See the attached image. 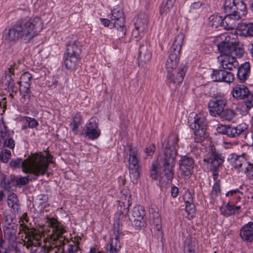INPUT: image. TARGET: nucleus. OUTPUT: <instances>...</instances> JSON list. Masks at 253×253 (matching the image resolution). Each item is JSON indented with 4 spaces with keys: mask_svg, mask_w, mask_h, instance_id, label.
Segmentation results:
<instances>
[{
    "mask_svg": "<svg viewBox=\"0 0 253 253\" xmlns=\"http://www.w3.org/2000/svg\"><path fill=\"white\" fill-rule=\"evenodd\" d=\"M46 223L50 228L46 238L43 239L44 245L41 246V240L43 233L40 230L29 228L26 225L20 224V230L26 234L27 241L25 246L30 250V253H49L56 249V253L59 248L70 242L69 239L64 236L66 233L65 227L54 218H47Z\"/></svg>",
    "mask_w": 253,
    "mask_h": 253,
    "instance_id": "1",
    "label": "nucleus"
},
{
    "mask_svg": "<svg viewBox=\"0 0 253 253\" xmlns=\"http://www.w3.org/2000/svg\"><path fill=\"white\" fill-rule=\"evenodd\" d=\"M48 164V158L41 153L31 154L24 160L17 159L10 163L11 167L21 168L24 172L32 174L35 177L34 179L46 172Z\"/></svg>",
    "mask_w": 253,
    "mask_h": 253,
    "instance_id": "2",
    "label": "nucleus"
},
{
    "mask_svg": "<svg viewBox=\"0 0 253 253\" xmlns=\"http://www.w3.org/2000/svg\"><path fill=\"white\" fill-rule=\"evenodd\" d=\"M42 28V22L40 18H31L25 22L14 25L9 29L5 39L10 42L16 41L19 38L29 41L37 36Z\"/></svg>",
    "mask_w": 253,
    "mask_h": 253,
    "instance_id": "3",
    "label": "nucleus"
},
{
    "mask_svg": "<svg viewBox=\"0 0 253 253\" xmlns=\"http://www.w3.org/2000/svg\"><path fill=\"white\" fill-rule=\"evenodd\" d=\"M178 140V136L172 134L169 136L165 144L164 156L162 161L164 170L160 176V181L168 182L171 181L173 177V168L175 165L177 154L176 146Z\"/></svg>",
    "mask_w": 253,
    "mask_h": 253,
    "instance_id": "4",
    "label": "nucleus"
},
{
    "mask_svg": "<svg viewBox=\"0 0 253 253\" xmlns=\"http://www.w3.org/2000/svg\"><path fill=\"white\" fill-rule=\"evenodd\" d=\"M222 42L217 44L218 51L221 55H230L234 54L240 58L244 54V49L242 45L230 41L228 34H224L220 36Z\"/></svg>",
    "mask_w": 253,
    "mask_h": 253,
    "instance_id": "5",
    "label": "nucleus"
},
{
    "mask_svg": "<svg viewBox=\"0 0 253 253\" xmlns=\"http://www.w3.org/2000/svg\"><path fill=\"white\" fill-rule=\"evenodd\" d=\"M184 39V35L182 33L177 35L175 38L166 64L168 73H170L176 69Z\"/></svg>",
    "mask_w": 253,
    "mask_h": 253,
    "instance_id": "6",
    "label": "nucleus"
},
{
    "mask_svg": "<svg viewBox=\"0 0 253 253\" xmlns=\"http://www.w3.org/2000/svg\"><path fill=\"white\" fill-rule=\"evenodd\" d=\"M111 22L116 28L114 32V37L120 40L126 35V29L125 25V18L124 12L120 7L114 8L110 16Z\"/></svg>",
    "mask_w": 253,
    "mask_h": 253,
    "instance_id": "7",
    "label": "nucleus"
},
{
    "mask_svg": "<svg viewBox=\"0 0 253 253\" xmlns=\"http://www.w3.org/2000/svg\"><path fill=\"white\" fill-rule=\"evenodd\" d=\"M190 127L194 130L195 140L197 143L201 142L208 136L206 131L207 121L203 114L195 115L193 122L190 124Z\"/></svg>",
    "mask_w": 253,
    "mask_h": 253,
    "instance_id": "8",
    "label": "nucleus"
},
{
    "mask_svg": "<svg viewBox=\"0 0 253 253\" xmlns=\"http://www.w3.org/2000/svg\"><path fill=\"white\" fill-rule=\"evenodd\" d=\"M128 163L130 178L133 183H135L139 177L141 166L137 149L131 146L129 147Z\"/></svg>",
    "mask_w": 253,
    "mask_h": 253,
    "instance_id": "9",
    "label": "nucleus"
},
{
    "mask_svg": "<svg viewBox=\"0 0 253 253\" xmlns=\"http://www.w3.org/2000/svg\"><path fill=\"white\" fill-rule=\"evenodd\" d=\"M245 155L233 156L231 159L232 167L239 172H242L246 174L248 178L253 179V164L248 162Z\"/></svg>",
    "mask_w": 253,
    "mask_h": 253,
    "instance_id": "10",
    "label": "nucleus"
},
{
    "mask_svg": "<svg viewBox=\"0 0 253 253\" xmlns=\"http://www.w3.org/2000/svg\"><path fill=\"white\" fill-rule=\"evenodd\" d=\"M225 13L232 12L241 18L246 14V5L242 0H225L223 5Z\"/></svg>",
    "mask_w": 253,
    "mask_h": 253,
    "instance_id": "11",
    "label": "nucleus"
},
{
    "mask_svg": "<svg viewBox=\"0 0 253 253\" xmlns=\"http://www.w3.org/2000/svg\"><path fill=\"white\" fill-rule=\"evenodd\" d=\"M227 102V99L221 96H216L211 100L208 104L210 115L214 117H217L225 108Z\"/></svg>",
    "mask_w": 253,
    "mask_h": 253,
    "instance_id": "12",
    "label": "nucleus"
},
{
    "mask_svg": "<svg viewBox=\"0 0 253 253\" xmlns=\"http://www.w3.org/2000/svg\"><path fill=\"white\" fill-rule=\"evenodd\" d=\"M131 220L132 225L137 229H140L146 225L145 211L140 206L135 207L132 211Z\"/></svg>",
    "mask_w": 253,
    "mask_h": 253,
    "instance_id": "13",
    "label": "nucleus"
},
{
    "mask_svg": "<svg viewBox=\"0 0 253 253\" xmlns=\"http://www.w3.org/2000/svg\"><path fill=\"white\" fill-rule=\"evenodd\" d=\"M84 133L89 139H97L100 134V130L98 126V120L96 118H91L86 124L84 129Z\"/></svg>",
    "mask_w": 253,
    "mask_h": 253,
    "instance_id": "14",
    "label": "nucleus"
},
{
    "mask_svg": "<svg viewBox=\"0 0 253 253\" xmlns=\"http://www.w3.org/2000/svg\"><path fill=\"white\" fill-rule=\"evenodd\" d=\"M121 233L118 227L114 226L112 233L111 234L109 242V248L107 253H118L121 248L120 240Z\"/></svg>",
    "mask_w": 253,
    "mask_h": 253,
    "instance_id": "15",
    "label": "nucleus"
},
{
    "mask_svg": "<svg viewBox=\"0 0 253 253\" xmlns=\"http://www.w3.org/2000/svg\"><path fill=\"white\" fill-rule=\"evenodd\" d=\"M179 165L180 174L186 178H189L191 175L194 168V160L192 158L183 156L181 158Z\"/></svg>",
    "mask_w": 253,
    "mask_h": 253,
    "instance_id": "16",
    "label": "nucleus"
},
{
    "mask_svg": "<svg viewBox=\"0 0 253 253\" xmlns=\"http://www.w3.org/2000/svg\"><path fill=\"white\" fill-rule=\"evenodd\" d=\"M121 202H119L118 207V214L119 215V219L123 218L127 213L128 208L131 205V195L129 192L126 191L124 193L122 192V195L121 197Z\"/></svg>",
    "mask_w": 253,
    "mask_h": 253,
    "instance_id": "17",
    "label": "nucleus"
},
{
    "mask_svg": "<svg viewBox=\"0 0 253 253\" xmlns=\"http://www.w3.org/2000/svg\"><path fill=\"white\" fill-rule=\"evenodd\" d=\"M211 77L214 82H223L227 83H230L234 80L233 74L224 69L214 70Z\"/></svg>",
    "mask_w": 253,
    "mask_h": 253,
    "instance_id": "18",
    "label": "nucleus"
},
{
    "mask_svg": "<svg viewBox=\"0 0 253 253\" xmlns=\"http://www.w3.org/2000/svg\"><path fill=\"white\" fill-rule=\"evenodd\" d=\"M226 13L227 15L223 18V29L226 30H239L240 24L239 21L241 18L232 12Z\"/></svg>",
    "mask_w": 253,
    "mask_h": 253,
    "instance_id": "19",
    "label": "nucleus"
},
{
    "mask_svg": "<svg viewBox=\"0 0 253 253\" xmlns=\"http://www.w3.org/2000/svg\"><path fill=\"white\" fill-rule=\"evenodd\" d=\"M187 69V68L185 65L180 66L178 70L175 69L168 73L169 79L173 83L178 84H181L183 80Z\"/></svg>",
    "mask_w": 253,
    "mask_h": 253,
    "instance_id": "20",
    "label": "nucleus"
},
{
    "mask_svg": "<svg viewBox=\"0 0 253 253\" xmlns=\"http://www.w3.org/2000/svg\"><path fill=\"white\" fill-rule=\"evenodd\" d=\"M250 93L248 86L243 84H237L232 87V95L236 99H245L250 95Z\"/></svg>",
    "mask_w": 253,
    "mask_h": 253,
    "instance_id": "21",
    "label": "nucleus"
},
{
    "mask_svg": "<svg viewBox=\"0 0 253 253\" xmlns=\"http://www.w3.org/2000/svg\"><path fill=\"white\" fill-rule=\"evenodd\" d=\"M221 66L223 69L229 70H233L239 66V62L237 59L232 55H220Z\"/></svg>",
    "mask_w": 253,
    "mask_h": 253,
    "instance_id": "22",
    "label": "nucleus"
},
{
    "mask_svg": "<svg viewBox=\"0 0 253 253\" xmlns=\"http://www.w3.org/2000/svg\"><path fill=\"white\" fill-rule=\"evenodd\" d=\"M240 236L245 241L253 240V222H250L244 225L240 230Z\"/></svg>",
    "mask_w": 253,
    "mask_h": 253,
    "instance_id": "23",
    "label": "nucleus"
},
{
    "mask_svg": "<svg viewBox=\"0 0 253 253\" xmlns=\"http://www.w3.org/2000/svg\"><path fill=\"white\" fill-rule=\"evenodd\" d=\"M238 68L237 77L239 80L242 82H245L247 78L249 76L251 71V65L249 62H246Z\"/></svg>",
    "mask_w": 253,
    "mask_h": 253,
    "instance_id": "24",
    "label": "nucleus"
},
{
    "mask_svg": "<svg viewBox=\"0 0 253 253\" xmlns=\"http://www.w3.org/2000/svg\"><path fill=\"white\" fill-rule=\"evenodd\" d=\"M204 161L211 165V169L215 172L223 162V160L215 154H211L209 157L205 158Z\"/></svg>",
    "mask_w": 253,
    "mask_h": 253,
    "instance_id": "25",
    "label": "nucleus"
},
{
    "mask_svg": "<svg viewBox=\"0 0 253 253\" xmlns=\"http://www.w3.org/2000/svg\"><path fill=\"white\" fill-rule=\"evenodd\" d=\"M64 63L66 67L69 69H75L79 65L80 59L79 57L66 53L64 56Z\"/></svg>",
    "mask_w": 253,
    "mask_h": 253,
    "instance_id": "26",
    "label": "nucleus"
},
{
    "mask_svg": "<svg viewBox=\"0 0 253 253\" xmlns=\"http://www.w3.org/2000/svg\"><path fill=\"white\" fill-rule=\"evenodd\" d=\"M247 127L245 124L239 125L236 126L228 125L227 135L231 137H235L243 133Z\"/></svg>",
    "mask_w": 253,
    "mask_h": 253,
    "instance_id": "27",
    "label": "nucleus"
},
{
    "mask_svg": "<svg viewBox=\"0 0 253 253\" xmlns=\"http://www.w3.org/2000/svg\"><path fill=\"white\" fill-rule=\"evenodd\" d=\"M81 52V44L79 42L75 41L67 46L66 53L80 57Z\"/></svg>",
    "mask_w": 253,
    "mask_h": 253,
    "instance_id": "28",
    "label": "nucleus"
},
{
    "mask_svg": "<svg viewBox=\"0 0 253 253\" xmlns=\"http://www.w3.org/2000/svg\"><path fill=\"white\" fill-rule=\"evenodd\" d=\"M236 115L237 113L235 110L227 108L226 109H224L217 117H220L223 121H231L235 118Z\"/></svg>",
    "mask_w": 253,
    "mask_h": 253,
    "instance_id": "29",
    "label": "nucleus"
},
{
    "mask_svg": "<svg viewBox=\"0 0 253 253\" xmlns=\"http://www.w3.org/2000/svg\"><path fill=\"white\" fill-rule=\"evenodd\" d=\"M151 58V53L148 49L144 45L140 47L139 51L138 59L140 62L142 63H147L149 62Z\"/></svg>",
    "mask_w": 253,
    "mask_h": 253,
    "instance_id": "30",
    "label": "nucleus"
},
{
    "mask_svg": "<svg viewBox=\"0 0 253 253\" xmlns=\"http://www.w3.org/2000/svg\"><path fill=\"white\" fill-rule=\"evenodd\" d=\"M239 30L245 37H253V23H241Z\"/></svg>",
    "mask_w": 253,
    "mask_h": 253,
    "instance_id": "31",
    "label": "nucleus"
},
{
    "mask_svg": "<svg viewBox=\"0 0 253 253\" xmlns=\"http://www.w3.org/2000/svg\"><path fill=\"white\" fill-rule=\"evenodd\" d=\"M210 25L214 28H223V19L218 15H213L209 18Z\"/></svg>",
    "mask_w": 253,
    "mask_h": 253,
    "instance_id": "32",
    "label": "nucleus"
},
{
    "mask_svg": "<svg viewBox=\"0 0 253 253\" xmlns=\"http://www.w3.org/2000/svg\"><path fill=\"white\" fill-rule=\"evenodd\" d=\"M135 28L139 29L140 32H144L147 26V20L144 15L139 16L134 23Z\"/></svg>",
    "mask_w": 253,
    "mask_h": 253,
    "instance_id": "33",
    "label": "nucleus"
},
{
    "mask_svg": "<svg viewBox=\"0 0 253 253\" xmlns=\"http://www.w3.org/2000/svg\"><path fill=\"white\" fill-rule=\"evenodd\" d=\"M7 203L9 207L11 208L14 212L18 211L19 205L17 195L15 194L12 193L9 195L7 199Z\"/></svg>",
    "mask_w": 253,
    "mask_h": 253,
    "instance_id": "34",
    "label": "nucleus"
},
{
    "mask_svg": "<svg viewBox=\"0 0 253 253\" xmlns=\"http://www.w3.org/2000/svg\"><path fill=\"white\" fill-rule=\"evenodd\" d=\"M82 118L79 113L76 114L73 118V121L70 124V126L73 132L77 134L78 131V128L82 123Z\"/></svg>",
    "mask_w": 253,
    "mask_h": 253,
    "instance_id": "35",
    "label": "nucleus"
},
{
    "mask_svg": "<svg viewBox=\"0 0 253 253\" xmlns=\"http://www.w3.org/2000/svg\"><path fill=\"white\" fill-rule=\"evenodd\" d=\"M81 239V238H78V241L77 242L73 241L72 243L69 244L67 246V248L66 250L65 251L64 249H62V253H81V249L79 246V240Z\"/></svg>",
    "mask_w": 253,
    "mask_h": 253,
    "instance_id": "36",
    "label": "nucleus"
},
{
    "mask_svg": "<svg viewBox=\"0 0 253 253\" xmlns=\"http://www.w3.org/2000/svg\"><path fill=\"white\" fill-rule=\"evenodd\" d=\"M196 242L191 239H186L185 241L184 253H195Z\"/></svg>",
    "mask_w": 253,
    "mask_h": 253,
    "instance_id": "37",
    "label": "nucleus"
},
{
    "mask_svg": "<svg viewBox=\"0 0 253 253\" xmlns=\"http://www.w3.org/2000/svg\"><path fill=\"white\" fill-rule=\"evenodd\" d=\"M220 211L221 213L224 216H229L232 214H235L234 206L228 203L222 206L220 209Z\"/></svg>",
    "mask_w": 253,
    "mask_h": 253,
    "instance_id": "38",
    "label": "nucleus"
},
{
    "mask_svg": "<svg viewBox=\"0 0 253 253\" xmlns=\"http://www.w3.org/2000/svg\"><path fill=\"white\" fill-rule=\"evenodd\" d=\"M5 80L4 84L9 90L14 92L15 83L12 78V75L5 73Z\"/></svg>",
    "mask_w": 253,
    "mask_h": 253,
    "instance_id": "39",
    "label": "nucleus"
},
{
    "mask_svg": "<svg viewBox=\"0 0 253 253\" xmlns=\"http://www.w3.org/2000/svg\"><path fill=\"white\" fill-rule=\"evenodd\" d=\"M0 185L5 190H9L11 186L10 183L4 174L0 172Z\"/></svg>",
    "mask_w": 253,
    "mask_h": 253,
    "instance_id": "40",
    "label": "nucleus"
},
{
    "mask_svg": "<svg viewBox=\"0 0 253 253\" xmlns=\"http://www.w3.org/2000/svg\"><path fill=\"white\" fill-rule=\"evenodd\" d=\"M158 168V163L157 161L153 162L150 169V176L154 180H157L160 178L158 173L157 169Z\"/></svg>",
    "mask_w": 253,
    "mask_h": 253,
    "instance_id": "41",
    "label": "nucleus"
},
{
    "mask_svg": "<svg viewBox=\"0 0 253 253\" xmlns=\"http://www.w3.org/2000/svg\"><path fill=\"white\" fill-rule=\"evenodd\" d=\"M3 141V145L4 146L7 147L10 149H13L15 146L14 140L9 137V134L7 131V136L4 138H1Z\"/></svg>",
    "mask_w": 253,
    "mask_h": 253,
    "instance_id": "42",
    "label": "nucleus"
},
{
    "mask_svg": "<svg viewBox=\"0 0 253 253\" xmlns=\"http://www.w3.org/2000/svg\"><path fill=\"white\" fill-rule=\"evenodd\" d=\"M20 64V62L18 61L17 63H15L10 65L7 70L5 71V74H9V75L14 76L15 72L19 70Z\"/></svg>",
    "mask_w": 253,
    "mask_h": 253,
    "instance_id": "43",
    "label": "nucleus"
},
{
    "mask_svg": "<svg viewBox=\"0 0 253 253\" xmlns=\"http://www.w3.org/2000/svg\"><path fill=\"white\" fill-rule=\"evenodd\" d=\"M11 157V152L8 150H4L0 154V159L3 163H7Z\"/></svg>",
    "mask_w": 253,
    "mask_h": 253,
    "instance_id": "44",
    "label": "nucleus"
},
{
    "mask_svg": "<svg viewBox=\"0 0 253 253\" xmlns=\"http://www.w3.org/2000/svg\"><path fill=\"white\" fill-rule=\"evenodd\" d=\"M19 84V90L21 93H30V83L18 82Z\"/></svg>",
    "mask_w": 253,
    "mask_h": 253,
    "instance_id": "45",
    "label": "nucleus"
},
{
    "mask_svg": "<svg viewBox=\"0 0 253 253\" xmlns=\"http://www.w3.org/2000/svg\"><path fill=\"white\" fill-rule=\"evenodd\" d=\"M185 211L187 212L188 215L192 217L195 213V206L193 203L190 204H186Z\"/></svg>",
    "mask_w": 253,
    "mask_h": 253,
    "instance_id": "46",
    "label": "nucleus"
},
{
    "mask_svg": "<svg viewBox=\"0 0 253 253\" xmlns=\"http://www.w3.org/2000/svg\"><path fill=\"white\" fill-rule=\"evenodd\" d=\"M220 193V186L218 182H216L212 187L211 193L212 198L218 196Z\"/></svg>",
    "mask_w": 253,
    "mask_h": 253,
    "instance_id": "47",
    "label": "nucleus"
},
{
    "mask_svg": "<svg viewBox=\"0 0 253 253\" xmlns=\"http://www.w3.org/2000/svg\"><path fill=\"white\" fill-rule=\"evenodd\" d=\"M29 181L28 176L18 177L15 179L16 184L18 186L25 185L29 182Z\"/></svg>",
    "mask_w": 253,
    "mask_h": 253,
    "instance_id": "48",
    "label": "nucleus"
},
{
    "mask_svg": "<svg viewBox=\"0 0 253 253\" xmlns=\"http://www.w3.org/2000/svg\"><path fill=\"white\" fill-rule=\"evenodd\" d=\"M25 124H28V126L30 128H35L38 125V123L35 119L30 117L26 118Z\"/></svg>",
    "mask_w": 253,
    "mask_h": 253,
    "instance_id": "49",
    "label": "nucleus"
},
{
    "mask_svg": "<svg viewBox=\"0 0 253 253\" xmlns=\"http://www.w3.org/2000/svg\"><path fill=\"white\" fill-rule=\"evenodd\" d=\"M245 101L246 106L248 109H250L253 107V94L248 95Z\"/></svg>",
    "mask_w": 253,
    "mask_h": 253,
    "instance_id": "50",
    "label": "nucleus"
},
{
    "mask_svg": "<svg viewBox=\"0 0 253 253\" xmlns=\"http://www.w3.org/2000/svg\"><path fill=\"white\" fill-rule=\"evenodd\" d=\"M143 33L144 32H140L139 29L134 28L132 33V37L135 39L136 41H138L143 36Z\"/></svg>",
    "mask_w": 253,
    "mask_h": 253,
    "instance_id": "51",
    "label": "nucleus"
},
{
    "mask_svg": "<svg viewBox=\"0 0 253 253\" xmlns=\"http://www.w3.org/2000/svg\"><path fill=\"white\" fill-rule=\"evenodd\" d=\"M7 128L3 122H0V137L5 138L7 136Z\"/></svg>",
    "mask_w": 253,
    "mask_h": 253,
    "instance_id": "52",
    "label": "nucleus"
},
{
    "mask_svg": "<svg viewBox=\"0 0 253 253\" xmlns=\"http://www.w3.org/2000/svg\"><path fill=\"white\" fill-rule=\"evenodd\" d=\"M32 78V76L30 73L25 72L22 75L19 82L30 83Z\"/></svg>",
    "mask_w": 253,
    "mask_h": 253,
    "instance_id": "53",
    "label": "nucleus"
},
{
    "mask_svg": "<svg viewBox=\"0 0 253 253\" xmlns=\"http://www.w3.org/2000/svg\"><path fill=\"white\" fill-rule=\"evenodd\" d=\"M183 200L185 204H190L193 203V197L191 193L186 192L183 195Z\"/></svg>",
    "mask_w": 253,
    "mask_h": 253,
    "instance_id": "54",
    "label": "nucleus"
},
{
    "mask_svg": "<svg viewBox=\"0 0 253 253\" xmlns=\"http://www.w3.org/2000/svg\"><path fill=\"white\" fill-rule=\"evenodd\" d=\"M145 153L149 156H152L153 155L155 151V146L154 144H152L151 145H150L149 147L146 148L145 149Z\"/></svg>",
    "mask_w": 253,
    "mask_h": 253,
    "instance_id": "55",
    "label": "nucleus"
},
{
    "mask_svg": "<svg viewBox=\"0 0 253 253\" xmlns=\"http://www.w3.org/2000/svg\"><path fill=\"white\" fill-rule=\"evenodd\" d=\"M239 194H242V193L240 192V191L238 189H235L228 192L226 194V196H235L238 199H240V197L238 195Z\"/></svg>",
    "mask_w": 253,
    "mask_h": 253,
    "instance_id": "56",
    "label": "nucleus"
},
{
    "mask_svg": "<svg viewBox=\"0 0 253 253\" xmlns=\"http://www.w3.org/2000/svg\"><path fill=\"white\" fill-rule=\"evenodd\" d=\"M228 125H220L218 126L216 130L218 133L227 135Z\"/></svg>",
    "mask_w": 253,
    "mask_h": 253,
    "instance_id": "57",
    "label": "nucleus"
},
{
    "mask_svg": "<svg viewBox=\"0 0 253 253\" xmlns=\"http://www.w3.org/2000/svg\"><path fill=\"white\" fill-rule=\"evenodd\" d=\"M245 138L249 144L253 145V130L249 132L246 134Z\"/></svg>",
    "mask_w": 253,
    "mask_h": 253,
    "instance_id": "58",
    "label": "nucleus"
},
{
    "mask_svg": "<svg viewBox=\"0 0 253 253\" xmlns=\"http://www.w3.org/2000/svg\"><path fill=\"white\" fill-rule=\"evenodd\" d=\"M178 193H179V190H178V188H177L175 186L171 187V194L173 197H174V198L176 197L178 194Z\"/></svg>",
    "mask_w": 253,
    "mask_h": 253,
    "instance_id": "59",
    "label": "nucleus"
},
{
    "mask_svg": "<svg viewBox=\"0 0 253 253\" xmlns=\"http://www.w3.org/2000/svg\"><path fill=\"white\" fill-rule=\"evenodd\" d=\"M155 222H156V229L159 231L161 228V225L160 224L161 220L159 216H157Z\"/></svg>",
    "mask_w": 253,
    "mask_h": 253,
    "instance_id": "60",
    "label": "nucleus"
},
{
    "mask_svg": "<svg viewBox=\"0 0 253 253\" xmlns=\"http://www.w3.org/2000/svg\"><path fill=\"white\" fill-rule=\"evenodd\" d=\"M175 0H167L165 7L167 6L168 8H170L173 6Z\"/></svg>",
    "mask_w": 253,
    "mask_h": 253,
    "instance_id": "61",
    "label": "nucleus"
},
{
    "mask_svg": "<svg viewBox=\"0 0 253 253\" xmlns=\"http://www.w3.org/2000/svg\"><path fill=\"white\" fill-rule=\"evenodd\" d=\"M101 21H102L103 24L105 26H106V27L108 26L109 25L110 23H111V19L108 20L107 19H102Z\"/></svg>",
    "mask_w": 253,
    "mask_h": 253,
    "instance_id": "62",
    "label": "nucleus"
},
{
    "mask_svg": "<svg viewBox=\"0 0 253 253\" xmlns=\"http://www.w3.org/2000/svg\"><path fill=\"white\" fill-rule=\"evenodd\" d=\"M88 253H103L101 252H99L95 248H91Z\"/></svg>",
    "mask_w": 253,
    "mask_h": 253,
    "instance_id": "63",
    "label": "nucleus"
},
{
    "mask_svg": "<svg viewBox=\"0 0 253 253\" xmlns=\"http://www.w3.org/2000/svg\"><path fill=\"white\" fill-rule=\"evenodd\" d=\"M24 93L25 94H23V98L25 99V101H26V99L29 100L30 98V93Z\"/></svg>",
    "mask_w": 253,
    "mask_h": 253,
    "instance_id": "64",
    "label": "nucleus"
}]
</instances>
